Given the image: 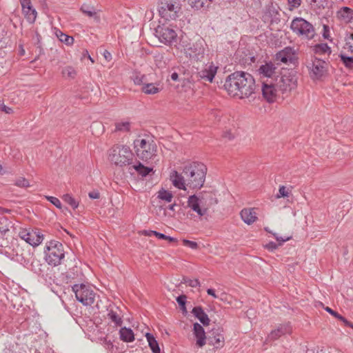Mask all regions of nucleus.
Wrapping results in <instances>:
<instances>
[{
    "instance_id": "obj_1",
    "label": "nucleus",
    "mask_w": 353,
    "mask_h": 353,
    "mask_svg": "<svg viewBox=\"0 0 353 353\" xmlns=\"http://www.w3.org/2000/svg\"><path fill=\"white\" fill-rule=\"evenodd\" d=\"M207 170L203 163L192 162L184 166L182 174L174 170L170 174V180L173 185L180 190H185V186L199 190L203 186Z\"/></svg>"
},
{
    "instance_id": "obj_2",
    "label": "nucleus",
    "mask_w": 353,
    "mask_h": 353,
    "mask_svg": "<svg viewBox=\"0 0 353 353\" xmlns=\"http://www.w3.org/2000/svg\"><path fill=\"white\" fill-rule=\"evenodd\" d=\"M133 157L132 150L127 145L117 144L110 150V161L119 166L130 165L132 163Z\"/></svg>"
},
{
    "instance_id": "obj_3",
    "label": "nucleus",
    "mask_w": 353,
    "mask_h": 353,
    "mask_svg": "<svg viewBox=\"0 0 353 353\" xmlns=\"http://www.w3.org/2000/svg\"><path fill=\"white\" fill-rule=\"evenodd\" d=\"M134 145L137 157L143 161H147L155 155L157 145L150 136L135 139Z\"/></svg>"
},
{
    "instance_id": "obj_4",
    "label": "nucleus",
    "mask_w": 353,
    "mask_h": 353,
    "mask_svg": "<svg viewBox=\"0 0 353 353\" xmlns=\"http://www.w3.org/2000/svg\"><path fill=\"white\" fill-rule=\"evenodd\" d=\"M186 57L193 61H201L205 55V41L199 39L195 43H190L187 41L181 39L179 43Z\"/></svg>"
},
{
    "instance_id": "obj_5",
    "label": "nucleus",
    "mask_w": 353,
    "mask_h": 353,
    "mask_svg": "<svg viewBox=\"0 0 353 353\" xmlns=\"http://www.w3.org/2000/svg\"><path fill=\"white\" fill-rule=\"evenodd\" d=\"M46 262L53 266H57L61 263L64 258L63 246L61 243L57 241H50L46 245L45 250Z\"/></svg>"
},
{
    "instance_id": "obj_6",
    "label": "nucleus",
    "mask_w": 353,
    "mask_h": 353,
    "mask_svg": "<svg viewBox=\"0 0 353 353\" xmlns=\"http://www.w3.org/2000/svg\"><path fill=\"white\" fill-rule=\"evenodd\" d=\"M290 28L298 36H301L307 39H312L316 34L314 26L301 17L294 19L291 23Z\"/></svg>"
},
{
    "instance_id": "obj_7",
    "label": "nucleus",
    "mask_w": 353,
    "mask_h": 353,
    "mask_svg": "<svg viewBox=\"0 0 353 353\" xmlns=\"http://www.w3.org/2000/svg\"><path fill=\"white\" fill-rule=\"evenodd\" d=\"M243 72L242 71H236L226 78L223 87L229 95L239 98L240 86L242 85L243 81Z\"/></svg>"
},
{
    "instance_id": "obj_8",
    "label": "nucleus",
    "mask_w": 353,
    "mask_h": 353,
    "mask_svg": "<svg viewBox=\"0 0 353 353\" xmlns=\"http://www.w3.org/2000/svg\"><path fill=\"white\" fill-rule=\"evenodd\" d=\"M181 10V6L175 0H161L158 10L161 18L165 20L175 19Z\"/></svg>"
},
{
    "instance_id": "obj_9",
    "label": "nucleus",
    "mask_w": 353,
    "mask_h": 353,
    "mask_svg": "<svg viewBox=\"0 0 353 353\" xmlns=\"http://www.w3.org/2000/svg\"><path fill=\"white\" fill-rule=\"evenodd\" d=\"M77 299L84 305H91L94 303L96 294L90 287L85 284H76L72 287Z\"/></svg>"
},
{
    "instance_id": "obj_10",
    "label": "nucleus",
    "mask_w": 353,
    "mask_h": 353,
    "mask_svg": "<svg viewBox=\"0 0 353 353\" xmlns=\"http://www.w3.org/2000/svg\"><path fill=\"white\" fill-rule=\"evenodd\" d=\"M155 36L159 40L165 44L172 46L176 43L177 34L171 27L165 25L158 26L155 29Z\"/></svg>"
},
{
    "instance_id": "obj_11",
    "label": "nucleus",
    "mask_w": 353,
    "mask_h": 353,
    "mask_svg": "<svg viewBox=\"0 0 353 353\" xmlns=\"http://www.w3.org/2000/svg\"><path fill=\"white\" fill-rule=\"evenodd\" d=\"M327 65L325 61L314 57L307 65L311 78L314 80L321 79L327 73Z\"/></svg>"
},
{
    "instance_id": "obj_12",
    "label": "nucleus",
    "mask_w": 353,
    "mask_h": 353,
    "mask_svg": "<svg viewBox=\"0 0 353 353\" xmlns=\"http://www.w3.org/2000/svg\"><path fill=\"white\" fill-rule=\"evenodd\" d=\"M274 81L279 91H281L283 94L291 92L297 86L296 79L291 74L277 77L274 79Z\"/></svg>"
},
{
    "instance_id": "obj_13",
    "label": "nucleus",
    "mask_w": 353,
    "mask_h": 353,
    "mask_svg": "<svg viewBox=\"0 0 353 353\" xmlns=\"http://www.w3.org/2000/svg\"><path fill=\"white\" fill-rule=\"evenodd\" d=\"M256 83L254 77L248 72H243V81L240 86L239 99L249 98L255 94Z\"/></svg>"
},
{
    "instance_id": "obj_14",
    "label": "nucleus",
    "mask_w": 353,
    "mask_h": 353,
    "mask_svg": "<svg viewBox=\"0 0 353 353\" xmlns=\"http://www.w3.org/2000/svg\"><path fill=\"white\" fill-rule=\"evenodd\" d=\"M262 94L269 103L274 102L279 91L274 79H266L262 82Z\"/></svg>"
},
{
    "instance_id": "obj_15",
    "label": "nucleus",
    "mask_w": 353,
    "mask_h": 353,
    "mask_svg": "<svg viewBox=\"0 0 353 353\" xmlns=\"http://www.w3.org/2000/svg\"><path fill=\"white\" fill-rule=\"evenodd\" d=\"M19 236L34 247L39 245L43 240V235L39 231L23 230L19 232Z\"/></svg>"
},
{
    "instance_id": "obj_16",
    "label": "nucleus",
    "mask_w": 353,
    "mask_h": 353,
    "mask_svg": "<svg viewBox=\"0 0 353 353\" xmlns=\"http://www.w3.org/2000/svg\"><path fill=\"white\" fill-rule=\"evenodd\" d=\"M276 59L283 63H294L297 60L296 50L292 47H286L276 53Z\"/></svg>"
},
{
    "instance_id": "obj_17",
    "label": "nucleus",
    "mask_w": 353,
    "mask_h": 353,
    "mask_svg": "<svg viewBox=\"0 0 353 353\" xmlns=\"http://www.w3.org/2000/svg\"><path fill=\"white\" fill-rule=\"evenodd\" d=\"M221 332L219 328L212 329L208 336V344L216 348L222 347L224 344V337Z\"/></svg>"
},
{
    "instance_id": "obj_18",
    "label": "nucleus",
    "mask_w": 353,
    "mask_h": 353,
    "mask_svg": "<svg viewBox=\"0 0 353 353\" xmlns=\"http://www.w3.org/2000/svg\"><path fill=\"white\" fill-rule=\"evenodd\" d=\"M217 67L212 63L206 65L203 70L197 72V77L204 81L212 82V80L216 73Z\"/></svg>"
},
{
    "instance_id": "obj_19",
    "label": "nucleus",
    "mask_w": 353,
    "mask_h": 353,
    "mask_svg": "<svg viewBox=\"0 0 353 353\" xmlns=\"http://www.w3.org/2000/svg\"><path fill=\"white\" fill-rule=\"evenodd\" d=\"M192 332L196 338V345L198 347H203L206 344V341L208 340L203 327L199 323H194Z\"/></svg>"
},
{
    "instance_id": "obj_20",
    "label": "nucleus",
    "mask_w": 353,
    "mask_h": 353,
    "mask_svg": "<svg viewBox=\"0 0 353 353\" xmlns=\"http://www.w3.org/2000/svg\"><path fill=\"white\" fill-rule=\"evenodd\" d=\"M276 69L274 64L272 62L265 63L263 65H261L258 71L259 74L261 75V77H266L267 79H274V74L276 73Z\"/></svg>"
},
{
    "instance_id": "obj_21",
    "label": "nucleus",
    "mask_w": 353,
    "mask_h": 353,
    "mask_svg": "<svg viewBox=\"0 0 353 353\" xmlns=\"http://www.w3.org/2000/svg\"><path fill=\"white\" fill-rule=\"evenodd\" d=\"M108 317L117 327H121L123 324V315L121 310L118 307H112L108 310Z\"/></svg>"
},
{
    "instance_id": "obj_22",
    "label": "nucleus",
    "mask_w": 353,
    "mask_h": 353,
    "mask_svg": "<svg viewBox=\"0 0 353 353\" xmlns=\"http://www.w3.org/2000/svg\"><path fill=\"white\" fill-rule=\"evenodd\" d=\"M188 207L196 212L200 216L205 215L207 212L206 209H202L200 207L199 199L195 194L189 196L188 200Z\"/></svg>"
},
{
    "instance_id": "obj_23",
    "label": "nucleus",
    "mask_w": 353,
    "mask_h": 353,
    "mask_svg": "<svg viewBox=\"0 0 353 353\" xmlns=\"http://www.w3.org/2000/svg\"><path fill=\"white\" fill-rule=\"evenodd\" d=\"M192 313L194 316L197 318L199 321L204 325H208L210 324V319L208 314L204 312L203 308L200 306L194 307L192 309Z\"/></svg>"
},
{
    "instance_id": "obj_24",
    "label": "nucleus",
    "mask_w": 353,
    "mask_h": 353,
    "mask_svg": "<svg viewBox=\"0 0 353 353\" xmlns=\"http://www.w3.org/2000/svg\"><path fill=\"white\" fill-rule=\"evenodd\" d=\"M263 19L265 22H277L279 21V13L275 8L270 7L266 10Z\"/></svg>"
},
{
    "instance_id": "obj_25",
    "label": "nucleus",
    "mask_w": 353,
    "mask_h": 353,
    "mask_svg": "<svg viewBox=\"0 0 353 353\" xmlns=\"http://www.w3.org/2000/svg\"><path fill=\"white\" fill-rule=\"evenodd\" d=\"M290 332V327L288 325H281L277 329L272 330L268 336L270 340H276L282 335L289 333Z\"/></svg>"
},
{
    "instance_id": "obj_26",
    "label": "nucleus",
    "mask_w": 353,
    "mask_h": 353,
    "mask_svg": "<svg viewBox=\"0 0 353 353\" xmlns=\"http://www.w3.org/2000/svg\"><path fill=\"white\" fill-rule=\"evenodd\" d=\"M272 235L275 237L279 243L270 241L267 243L264 247L270 251H274L276 250L279 246H281L284 242L289 241L291 237H282L279 236L277 234L273 233Z\"/></svg>"
},
{
    "instance_id": "obj_27",
    "label": "nucleus",
    "mask_w": 353,
    "mask_h": 353,
    "mask_svg": "<svg viewBox=\"0 0 353 353\" xmlns=\"http://www.w3.org/2000/svg\"><path fill=\"white\" fill-rule=\"evenodd\" d=\"M241 216L243 221L248 225L253 223L257 219L256 212L254 210H242L241 212Z\"/></svg>"
},
{
    "instance_id": "obj_28",
    "label": "nucleus",
    "mask_w": 353,
    "mask_h": 353,
    "mask_svg": "<svg viewBox=\"0 0 353 353\" xmlns=\"http://www.w3.org/2000/svg\"><path fill=\"white\" fill-rule=\"evenodd\" d=\"M119 334L120 339L125 342H132L134 340V332L130 328L121 327Z\"/></svg>"
},
{
    "instance_id": "obj_29",
    "label": "nucleus",
    "mask_w": 353,
    "mask_h": 353,
    "mask_svg": "<svg viewBox=\"0 0 353 353\" xmlns=\"http://www.w3.org/2000/svg\"><path fill=\"white\" fill-rule=\"evenodd\" d=\"M12 227V223L8 219H0V235H9Z\"/></svg>"
},
{
    "instance_id": "obj_30",
    "label": "nucleus",
    "mask_w": 353,
    "mask_h": 353,
    "mask_svg": "<svg viewBox=\"0 0 353 353\" xmlns=\"http://www.w3.org/2000/svg\"><path fill=\"white\" fill-rule=\"evenodd\" d=\"M147 341L148 342L149 347H150L153 353H161V350L157 341L155 339L154 336L150 333L145 334Z\"/></svg>"
},
{
    "instance_id": "obj_31",
    "label": "nucleus",
    "mask_w": 353,
    "mask_h": 353,
    "mask_svg": "<svg viewBox=\"0 0 353 353\" xmlns=\"http://www.w3.org/2000/svg\"><path fill=\"white\" fill-rule=\"evenodd\" d=\"M212 1V0H189L188 3L191 7L199 10L208 8Z\"/></svg>"
},
{
    "instance_id": "obj_32",
    "label": "nucleus",
    "mask_w": 353,
    "mask_h": 353,
    "mask_svg": "<svg viewBox=\"0 0 353 353\" xmlns=\"http://www.w3.org/2000/svg\"><path fill=\"white\" fill-rule=\"evenodd\" d=\"M339 17L345 22H350L353 19V10L348 7H343L339 12Z\"/></svg>"
},
{
    "instance_id": "obj_33",
    "label": "nucleus",
    "mask_w": 353,
    "mask_h": 353,
    "mask_svg": "<svg viewBox=\"0 0 353 353\" xmlns=\"http://www.w3.org/2000/svg\"><path fill=\"white\" fill-rule=\"evenodd\" d=\"M22 10L25 17L30 23H32L35 21L37 18V11L32 8V6L26 7V8Z\"/></svg>"
},
{
    "instance_id": "obj_34",
    "label": "nucleus",
    "mask_w": 353,
    "mask_h": 353,
    "mask_svg": "<svg viewBox=\"0 0 353 353\" xmlns=\"http://www.w3.org/2000/svg\"><path fill=\"white\" fill-rule=\"evenodd\" d=\"M132 169L136 170L139 174L142 176H146L150 174V172H152V168L145 167L142 163H139L137 165H134L132 167ZM131 169V168H130Z\"/></svg>"
},
{
    "instance_id": "obj_35",
    "label": "nucleus",
    "mask_w": 353,
    "mask_h": 353,
    "mask_svg": "<svg viewBox=\"0 0 353 353\" xmlns=\"http://www.w3.org/2000/svg\"><path fill=\"white\" fill-rule=\"evenodd\" d=\"M143 92L146 94H154L160 91L159 88L156 86L154 83H145L141 88Z\"/></svg>"
},
{
    "instance_id": "obj_36",
    "label": "nucleus",
    "mask_w": 353,
    "mask_h": 353,
    "mask_svg": "<svg viewBox=\"0 0 353 353\" xmlns=\"http://www.w3.org/2000/svg\"><path fill=\"white\" fill-rule=\"evenodd\" d=\"M314 51L316 54H330L332 52L331 48L327 46V43H319L314 46Z\"/></svg>"
},
{
    "instance_id": "obj_37",
    "label": "nucleus",
    "mask_w": 353,
    "mask_h": 353,
    "mask_svg": "<svg viewBox=\"0 0 353 353\" xmlns=\"http://www.w3.org/2000/svg\"><path fill=\"white\" fill-rule=\"evenodd\" d=\"M56 35L59 39L60 41L64 43L68 46H71L74 42V39L72 37L68 36L65 33L62 32L61 30H57L56 32Z\"/></svg>"
},
{
    "instance_id": "obj_38",
    "label": "nucleus",
    "mask_w": 353,
    "mask_h": 353,
    "mask_svg": "<svg viewBox=\"0 0 353 353\" xmlns=\"http://www.w3.org/2000/svg\"><path fill=\"white\" fill-rule=\"evenodd\" d=\"M157 197L161 200L165 201L167 202H171L173 199V194L171 192L166 190L163 188L161 189L158 192Z\"/></svg>"
},
{
    "instance_id": "obj_39",
    "label": "nucleus",
    "mask_w": 353,
    "mask_h": 353,
    "mask_svg": "<svg viewBox=\"0 0 353 353\" xmlns=\"http://www.w3.org/2000/svg\"><path fill=\"white\" fill-rule=\"evenodd\" d=\"M61 74L65 78L73 79L77 75V71L72 66H66L63 68Z\"/></svg>"
},
{
    "instance_id": "obj_40",
    "label": "nucleus",
    "mask_w": 353,
    "mask_h": 353,
    "mask_svg": "<svg viewBox=\"0 0 353 353\" xmlns=\"http://www.w3.org/2000/svg\"><path fill=\"white\" fill-rule=\"evenodd\" d=\"M9 235H0V253L7 254V251H3V248H7L10 247V241L8 240Z\"/></svg>"
},
{
    "instance_id": "obj_41",
    "label": "nucleus",
    "mask_w": 353,
    "mask_h": 353,
    "mask_svg": "<svg viewBox=\"0 0 353 353\" xmlns=\"http://www.w3.org/2000/svg\"><path fill=\"white\" fill-rule=\"evenodd\" d=\"M130 123L128 121L119 122L115 124V132H129Z\"/></svg>"
},
{
    "instance_id": "obj_42",
    "label": "nucleus",
    "mask_w": 353,
    "mask_h": 353,
    "mask_svg": "<svg viewBox=\"0 0 353 353\" xmlns=\"http://www.w3.org/2000/svg\"><path fill=\"white\" fill-rule=\"evenodd\" d=\"M63 201L69 204L73 209L77 208L79 202L77 201L70 194H66L63 196Z\"/></svg>"
},
{
    "instance_id": "obj_43",
    "label": "nucleus",
    "mask_w": 353,
    "mask_h": 353,
    "mask_svg": "<svg viewBox=\"0 0 353 353\" xmlns=\"http://www.w3.org/2000/svg\"><path fill=\"white\" fill-rule=\"evenodd\" d=\"M81 10L83 14H86L90 17H95L97 14V12H95V10L92 6H89L85 4H83L81 6Z\"/></svg>"
},
{
    "instance_id": "obj_44",
    "label": "nucleus",
    "mask_w": 353,
    "mask_h": 353,
    "mask_svg": "<svg viewBox=\"0 0 353 353\" xmlns=\"http://www.w3.org/2000/svg\"><path fill=\"white\" fill-rule=\"evenodd\" d=\"M186 299H187V296L184 294L180 295L176 298V301H177L178 304L179 305L180 309L181 310L183 313L187 312V310H186V307H185Z\"/></svg>"
},
{
    "instance_id": "obj_45",
    "label": "nucleus",
    "mask_w": 353,
    "mask_h": 353,
    "mask_svg": "<svg viewBox=\"0 0 353 353\" xmlns=\"http://www.w3.org/2000/svg\"><path fill=\"white\" fill-rule=\"evenodd\" d=\"M181 283H185L192 288H196L200 285V282L199 281L198 279H191L188 277H183L181 281Z\"/></svg>"
},
{
    "instance_id": "obj_46",
    "label": "nucleus",
    "mask_w": 353,
    "mask_h": 353,
    "mask_svg": "<svg viewBox=\"0 0 353 353\" xmlns=\"http://www.w3.org/2000/svg\"><path fill=\"white\" fill-rule=\"evenodd\" d=\"M340 58L347 68H353V57L341 54Z\"/></svg>"
},
{
    "instance_id": "obj_47",
    "label": "nucleus",
    "mask_w": 353,
    "mask_h": 353,
    "mask_svg": "<svg viewBox=\"0 0 353 353\" xmlns=\"http://www.w3.org/2000/svg\"><path fill=\"white\" fill-rule=\"evenodd\" d=\"M15 185L20 188H27L30 186L29 181L23 177L17 179L15 181Z\"/></svg>"
},
{
    "instance_id": "obj_48",
    "label": "nucleus",
    "mask_w": 353,
    "mask_h": 353,
    "mask_svg": "<svg viewBox=\"0 0 353 353\" xmlns=\"http://www.w3.org/2000/svg\"><path fill=\"white\" fill-rule=\"evenodd\" d=\"M46 198L57 208L61 209L62 208L61 203L58 198L52 196H46Z\"/></svg>"
},
{
    "instance_id": "obj_49",
    "label": "nucleus",
    "mask_w": 353,
    "mask_h": 353,
    "mask_svg": "<svg viewBox=\"0 0 353 353\" xmlns=\"http://www.w3.org/2000/svg\"><path fill=\"white\" fill-rule=\"evenodd\" d=\"M183 244L185 246H188L192 249L196 250L198 248V244L195 241H192L188 239L183 240Z\"/></svg>"
},
{
    "instance_id": "obj_50",
    "label": "nucleus",
    "mask_w": 353,
    "mask_h": 353,
    "mask_svg": "<svg viewBox=\"0 0 353 353\" xmlns=\"http://www.w3.org/2000/svg\"><path fill=\"white\" fill-rule=\"evenodd\" d=\"M288 192L286 190V188L285 186L282 185V186H280L279 187V194H277L276 197L277 198H281V197H287L288 196Z\"/></svg>"
},
{
    "instance_id": "obj_51",
    "label": "nucleus",
    "mask_w": 353,
    "mask_h": 353,
    "mask_svg": "<svg viewBox=\"0 0 353 353\" xmlns=\"http://www.w3.org/2000/svg\"><path fill=\"white\" fill-rule=\"evenodd\" d=\"M145 76L144 75H136L133 80L135 84L137 85H144L145 83L144 81Z\"/></svg>"
},
{
    "instance_id": "obj_52",
    "label": "nucleus",
    "mask_w": 353,
    "mask_h": 353,
    "mask_svg": "<svg viewBox=\"0 0 353 353\" xmlns=\"http://www.w3.org/2000/svg\"><path fill=\"white\" fill-rule=\"evenodd\" d=\"M0 111H3V112H6V114H12L14 112L11 108L6 106L1 101H0Z\"/></svg>"
},
{
    "instance_id": "obj_53",
    "label": "nucleus",
    "mask_w": 353,
    "mask_h": 353,
    "mask_svg": "<svg viewBox=\"0 0 353 353\" xmlns=\"http://www.w3.org/2000/svg\"><path fill=\"white\" fill-rule=\"evenodd\" d=\"M288 5L293 8H297L301 6V0H288Z\"/></svg>"
},
{
    "instance_id": "obj_54",
    "label": "nucleus",
    "mask_w": 353,
    "mask_h": 353,
    "mask_svg": "<svg viewBox=\"0 0 353 353\" xmlns=\"http://www.w3.org/2000/svg\"><path fill=\"white\" fill-rule=\"evenodd\" d=\"M323 37L326 39H330V28L327 25L323 26Z\"/></svg>"
},
{
    "instance_id": "obj_55",
    "label": "nucleus",
    "mask_w": 353,
    "mask_h": 353,
    "mask_svg": "<svg viewBox=\"0 0 353 353\" xmlns=\"http://www.w3.org/2000/svg\"><path fill=\"white\" fill-rule=\"evenodd\" d=\"M88 196L92 199H97L100 197V194L99 191L94 190L88 193Z\"/></svg>"
},
{
    "instance_id": "obj_56",
    "label": "nucleus",
    "mask_w": 353,
    "mask_h": 353,
    "mask_svg": "<svg viewBox=\"0 0 353 353\" xmlns=\"http://www.w3.org/2000/svg\"><path fill=\"white\" fill-rule=\"evenodd\" d=\"M325 310L329 312L330 314H332V316H334V317H336V319H339V317H340L341 315L339 314L338 312L334 311L332 308L329 307H325Z\"/></svg>"
},
{
    "instance_id": "obj_57",
    "label": "nucleus",
    "mask_w": 353,
    "mask_h": 353,
    "mask_svg": "<svg viewBox=\"0 0 353 353\" xmlns=\"http://www.w3.org/2000/svg\"><path fill=\"white\" fill-rule=\"evenodd\" d=\"M19 1L21 3V7H22V10L25 9L26 7H30V6H32V3H31L30 0H19Z\"/></svg>"
},
{
    "instance_id": "obj_58",
    "label": "nucleus",
    "mask_w": 353,
    "mask_h": 353,
    "mask_svg": "<svg viewBox=\"0 0 353 353\" xmlns=\"http://www.w3.org/2000/svg\"><path fill=\"white\" fill-rule=\"evenodd\" d=\"M103 56L104 59H105V61H107L108 62L112 60V54L107 50H104V52L103 53Z\"/></svg>"
},
{
    "instance_id": "obj_59",
    "label": "nucleus",
    "mask_w": 353,
    "mask_h": 353,
    "mask_svg": "<svg viewBox=\"0 0 353 353\" xmlns=\"http://www.w3.org/2000/svg\"><path fill=\"white\" fill-rule=\"evenodd\" d=\"M339 320H340L341 321H342L344 325L347 327H349V325H351V322L347 321L345 317H343V316H341L340 317H339Z\"/></svg>"
},
{
    "instance_id": "obj_60",
    "label": "nucleus",
    "mask_w": 353,
    "mask_h": 353,
    "mask_svg": "<svg viewBox=\"0 0 353 353\" xmlns=\"http://www.w3.org/2000/svg\"><path fill=\"white\" fill-rule=\"evenodd\" d=\"M344 49L351 52H353V46L352 44L350 43V41H347L345 46H344Z\"/></svg>"
},
{
    "instance_id": "obj_61",
    "label": "nucleus",
    "mask_w": 353,
    "mask_h": 353,
    "mask_svg": "<svg viewBox=\"0 0 353 353\" xmlns=\"http://www.w3.org/2000/svg\"><path fill=\"white\" fill-rule=\"evenodd\" d=\"M154 235L157 237L158 239H163L165 240L166 239V235L164 234H162V233H160L159 232H157L155 233H154Z\"/></svg>"
},
{
    "instance_id": "obj_62",
    "label": "nucleus",
    "mask_w": 353,
    "mask_h": 353,
    "mask_svg": "<svg viewBox=\"0 0 353 353\" xmlns=\"http://www.w3.org/2000/svg\"><path fill=\"white\" fill-rule=\"evenodd\" d=\"M156 231H154V230H143L142 231V234L145 235V236H150L152 234L154 235V233H155Z\"/></svg>"
},
{
    "instance_id": "obj_63",
    "label": "nucleus",
    "mask_w": 353,
    "mask_h": 353,
    "mask_svg": "<svg viewBox=\"0 0 353 353\" xmlns=\"http://www.w3.org/2000/svg\"><path fill=\"white\" fill-rule=\"evenodd\" d=\"M207 293H208V294L212 296L214 298H217V296L215 294V292L213 289H208Z\"/></svg>"
},
{
    "instance_id": "obj_64",
    "label": "nucleus",
    "mask_w": 353,
    "mask_h": 353,
    "mask_svg": "<svg viewBox=\"0 0 353 353\" xmlns=\"http://www.w3.org/2000/svg\"><path fill=\"white\" fill-rule=\"evenodd\" d=\"M170 78L172 80L176 81L179 79V75L176 72H174L172 73V74L170 75Z\"/></svg>"
}]
</instances>
